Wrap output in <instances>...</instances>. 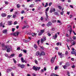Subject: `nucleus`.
<instances>
[{
  "instance_id": "nucleus-1",
  "label": "nucleus",
  "mask_w": 76,
  "mask_h": 76,
  "mask_svg": "<svg viewBox=\"0 0 76 76\" xmlns=\"http://www.w3.org/2000/svg\"><path fill=\"white\" fill-rule=\"evenodd\" d=\"M12 48L11 47L9 46V45H6L5 46V48L3 49V50H7V51L8 53L10 51V49Z\"/></svg>"
},
{
  "instance_id": "nucleus-2",
  "label": "nucleus",
  "mask_w": 76,
  "mask_h": 76,
  "mask_svg": "<svg viewBox=\"0 0 76 76\" xmlns=\"http://www.w3.org/2000/svg\"><path fill=\"white\" fill-rule=\"evenodd\" d=\"M19 32L18 31H16L14 33H12L11 34L16 37V38H17L18 36H19Z\"/></svg>"
},
{
  "instance_id": "nucleus-3",
  "label": "nucleus",
  "mask_w": 76,
  "mask_h": 76,
  "mask_svg": "<svg viewBox=\"0 0 76 76\" xmlns=\"http://www.w3.org/2000/svg\"><path fill=\"white\" fill-rule=\"evenodd\" d=\"M41 69V67H39L38 66L36 67L35 66H33L32 69L35 70V71H37V70H39V69Z\"/></svg>"
},
{
  "instance_id": "nucleus-4",
  "label": "nucleus",
  "mask_w": 76,
  "mask_h": 76,
  "mask_svg": "<svg viewBox=\"0 0 76 76\" xmlns=\"http://www.w3.org/2000/svg\"><path fill=\"white\" fill-rule=\"evenodd\" d=\"M18 67H21V69H23V68H24L25 67V65L23 64L21 65L20 64H18Z\"/></svg>"
},
{
  "instance_id": "nucleus-5",
  "label": "nucleus",
  "mask_w": 76,
  "mask_h": 76,
  "mask_svg": "<svg viewBox=\"0 0 76 76\" xmlns=\"http://www.w3.org/2000/svg\"><path fill=\"white\" fill-rule=\"evenodd\" d=\"M58 54L59 56L60 57V58H63L64 56V55L63 54H62V53L61 52L60 53L59 52H58Z\"/></svg>"
},
{
  "instance_id": "nucleus-6",
  "label": "nucleus",
  "mask_w": 76,
  "mask_h": 76,
  "mask_svg": "<svg viewBox=\"0 0 76 76\" xmlns=\"http://www.w3.org/2000/svg\"><path fill=\"white\" fill-rule=\"evenodd\" d=\"M45 53L44 51H42L40 54V57H41L42 56H45Z\"/></svg>"
},
{
  "instance_id": "nucleus-7",
  "label": "nucleus",
  "mask_w": 76,
  "mask_h": 76,
  "mask_svg": "<svg viewBox=\"0 0 76 76\" xmlns=\"http://www.w3.org/2000/svg\"><path fill=\"white\" fill-rule=\"evenodd\" d=\"M56 11V9L55 8H53L52 7L50 10V13H52L53 12H54Z\"/></svg>"
},
{
  "instance_id": "nucleus-8",
  "label": "nucleus",
  "mask_w": 76,
  "mask_h": 76,
  "mask_svg": "<svg viewBox=\"0 0 76 76\" xmlns=\"http://www.w3.org/2000/svg\"><path fill=\"white\" fill-rule=\"evenodd\" d=\"M56 56H55V57H53L51 58V61L52 63H54V59L56 58Z\"/></svg>"
},
{
  "instance_id": "nucleus-9",
  "label": "nucleus",
  "mask_w": 76,
  "mask_h": 76,
  "mask_svg": "<svg viewBox=\"0 0 76 76\" xmlns=\"http://www.w3.org/2000/svg\"><path fill=\"white\" fill-rule=\"evenodd\" d=\"M57 38V34H55V36H53L52 39H56Z\"/></svg>"
},
{
  "instance_id": "nucleus-10",
  "label": "nucleus",
  "mask_w": 76,
  "mask_h": 76,
  "mask_svg": "<svg viewBox=\"0 0 76 76\" xmlns=\"http://www.w3.org/2000/svg\"><path fill=\"white\" fill-rule=\"evenodd\" d=\"M51 25H52V23L50 21H49L48 23L47 24V26H51Z\"/></svg>"
},
{
  "instance_id": "nucleus-11",
  "label": "nucleus",
  "mask_w": 76,
  "mask_h": 76,
  "mask_svg": "<svg viewBox=\"0 0 76 76\" xmlns=\"http://www.w3.org/2000/svg\"><path fill=\"white\" fill-rule=\"evenodd\" d=\"M1 46H2V49L3 50V49H4L5 48V47H6V46L4 45V44H1Z\"/></svg>"
},
{
  "instance_id": "nucleus-12",
  "label": "nucleus",
  "mask_w": 76,
  "mask_h": 76,
  "mask_svg": "<svg viewBox=\"0 0 76 76\" xmlns=\"http://www.w3.org/2000/svg\"><path fill=\"white\" fill-rule=\"evenodd\" d=\"M8 25H12V21H9L8 22Z\"/></svg>"
},
{
  "instance_id": "nucleus-13",
  "label": "nucleus",
  "mask_w": 76,
  "mask_h": 76,
  "mask_svg": "<svg viewBox=\"0 0 76 76\" xmlns=\"http://www.w3.org/2000/svg\"><path fill=\"white\" fill-rule=\"evenodd\" d=\"M7 32V29H4L3 31V33L6 34Z\"/></svg>"
},
{
  "instance_id": "nucleus-14",
  "label": "nucleus",
  "mask_w": 76,
  "mask_h": 76,
  "mask_svg": "<svg viewBox=\"0 0 76 76\" xmlns=\"http://www.w3.org/2000/svg\"><path fill=\"white\" fill-rule=\"evenodd\" d=\"M1 16L2 17H6V14L5 13H2L1 14Z\"/></svg>"
},
{
  "instance_id": "nucleus-15",
  "label": "nucleus",
  "mask_w": 76,
  "mask_h": 76,
  "mask_svg": "<svg viewBox=\"0 0 76 76\" xmlns=\"http://www.w3.org/2000/svg\"><path fill=\"white\" fill-rule=\"evenodd\" d=\"M14 56H15V54H11L10 56L8 57V58H12V57H14Z\"/></svg>"
},
{
  "instance_id": "nucleus-16",
  "label": "nucleus",
  "mask_w": 76,
  "mask_h": 76,
  "mask_svg": "<svg viewBox=\"0 0 76 76\" xmlns=\"http://www.w3.org/2000/svg\"><path fill=\"white\" fill-rule=\"evenodd\" d=\"M24 60V59H23V57H21V62L22 63H26V62H25V61Z\"/></svg>"
},
{
  "instance_id": "nucleus-17",
  "label": "nucleus",
  "mask_w": 76,
  "mask_h": 76,
  "mask_svg": "<svg viewBox=\"0 0 76 76\" xmlns=\"http://www.w3.org/2000/svg\"><path fill=\"white\" fill-rule=\"evenodd\" d=\"M36 55L37 56H40V53H39V52L38 51L36 52Z\"/></svg>"
},
{
  "instance_id": "nucleus-18",
  "label": "nucleus",
  "mask_w": 76,
  "mask_h": 76,
  "mask_svg": "<svg viewBox=\"0 0 76 76\" xmlns=\"http://www.w3.org/2000/svg\"><path fill=\"white\" fill-rule=\"evenodd\" d=\"M69 34L70 35H71V34H72V28L71 27L69 29Z\"/></svg>"
},
{
  "instance_id": "nucleus-19",
  "label": "nucleus",
  "mask_w": 76,
  "mask_h": 76,
  "mask_svg": "<svg viewBox=\"0 0 76 76\" xmlns=\"http://www.w3.org/2000/svg\"><path fill=\"white\" fill-rule=\"evenodd\" d=\"M56 45L58 46V45H60V46H61V42H58L56 43Z\"/></svg>"
},
{
  "instance_id": "nucleus-20",
  "label": "nucleus",
  "mask_w": 76,
  "mask_h": 76,
  "mask_svg": "<svg viewBox=\"0 0 76 76\" xmlns=\"http://www.w3.org/2000/svg\"><path fill=\"white\" fill-rule=\"evenodd\" d=\"M11 71H12V69H11L10 68H9L7 70V73H9V72H11Z\"/></svg>"
},
{
  "instance_id": "nucleus-21",
  "label": "nucleus",
  "mask_w": 76,
  "mask_h": 76,
  "mask_svg": "<svg viewBox=\"0 0 76 76\" xmlns=\"http://www.w3.org/2000/svg\"><path fill=\"white\" fill-rule=\"evenodd\" d=\"M24 42H26V43H27V42H29V39H27L26 40H24Z\"/></svg>"
},
{
  "instance_id": "nucleus-22",
  "label": "nucleus",
  "mask_w": 76,
  "mask_h": 76,
  "mask_svg": "<svg viewBox=\"0 0 76 76\" xmlns=\"http://www.w3.org/2000/svg\"><path fill=\"white\" fill-rule=\"evenodd\" d=\"M65 66H67V67H69V66H70V64H69V63L66 62L65 64Z\"/></svg>"
},
{
  "instance_id": "nucleus-23",
  "label": "nucleus",
  "mask_w": 76,
  "mask_h": 76,
  "mask_svg": "<svg viewBox=\"0 0 76 76\" xmlns=\"http://www.w3.org/2000/svg\"><path fill=\"white\" fill-rule=\"evenodd\" d=\"M46 18H47V19H48V14H47V12H45Z\"/></svg>"
},
{
  "instance_id": "nucleus-24",
  "label": "nucleus",
  "mask_w": 76,
  "mask_h": 76,
  "mask_svg": "<svg viewBox=\"0 0 76 76\" xmlns=\"http://www.w3.org/2000/svg\"><path fill=\"white\" fill-rule=\"evenodd\" d=\"M62 67L64 69H67V66L65 65H63Z\"/></svg>"
},
{
  "instance_id": "nucleus-25",
  "label": "nucleus",
  "mask_w": 76,
  "mask_h": 76,
  "mask_svg": "<svg viewBox=\"0 0 76 76\" xmlns=\"http://www.w3.org/2000/svg\"><path fill=\"white\" fill-rule=\"evenodd\" d=\"M45 31V30H44V29L40 30V32L42 34H43V33H44V32Z\"/></svg>"
},
{
  "instance_id": "nucleus-26",
  "label": "nucleus",
  "mask_w": 76,
  "mask_h": 76,
  "mask_svg": "<svg viewBox=\"0 0 76 76\" xmlns=\"http://www.w3.org/2000/svg\"><path fill=\"white\" fill-rule=\"evenodd\" d=\"M76 41L73 42H72V45H75L76 44Z\"/></svg>"
},
{
  "instance_id": "nucleus-27",
  "label": "nucleus",
  "mask_w": 76,
  "mask_h": 76,
  "mask_svg": "<svg viewBox=\"0 0 76 76\" xmlns=\"http://www.w3.org/2000/svg\"><path fill=\"white\" fill-rule=\"evenodd\" d=\"M34 47L35 48H36V49H37L38 47H37V45L36 44H34Z\"/></svg>"
},
{
  "instance_id": "nucleus-28",
  "label": "nucleus",
  "mask_w": 76,
  "mask_h": 76,
  "mask_svg": "<svg viewBox=\"0 0 76 76\" xmlns=\"http://www.w3.org/2000/svg\"><path fill=\"white\" fill-rule=\"evenodd\" d=\"M39 47H40V48H41V49H42V50H44V47H43V46H39Z\"/></svg>"
},
{
  "instance_id": "nucleus-29",
  "label": "nucleus",
  "mask_w": 76,
  "mask_h": 76,
  "mask_svg": "<svg viewBox=\"0 0 76 76\" xmlns=\"http://www.w3.org/2000/svg\"><path fill=\"white\" fill-rule=\"evenodd\" d=\"M23 56V55H22V53H20L19 54L18 57H22Z\"/></svg>"
},
{
  "instance_id": "nucleus-30",
  "label": "nucleus",
  "mask_w": 76,
  "mask_h": 76,
  "mask_svg": "<svg viewBox=\"0 0 76 76\" xmlns=\"http://www.w3.org/2000/svg\"><path fill=\"white\" fill-rule=\"evenodd\" d=\"M17 8H20V5L19 4H17Z\"/></svg>"
},
{
  "instance_id": "nucleus-31",
  "label": "nucleus",
  "mask_w": 76,
  "mask_h": 76,
  "mask_svg": "<svg viewBox=\"0 0 76 76\" xmlns=\"http://www.w3.org/2000/svg\"><path fill=\"white\" fill-rule=\"evenodd\" d=\"M54 14L55 15H57V16H59V14L58 13V12H55Z\"/></svg>"
},
{
  "instance_id": "nucleus-32",
  "label": "nucleus",
  "mask_w": 76,
  "mask_h": 76,
  "mask_svg": "<svg viewBox=\"0 0 76 76\" xmlns=\"http://www.w3.org/2000/svg\"><path fill=\"white\" fill-rule=\"evenodd\" d=\"M35 35H37V34H35L34 33H31V35L32 37H34V36H35Z\"/></svg>"
},
{
  "instance_id": "nucleus-33",
  "label": "nucleus",
  "mask_w": 76,
  "mask_h": 76,
  "mask_svg": "<svg viewBox=\"0 0 76 76\" xmlns=\"http://www.w3.org/2000/svg\"><path fill=\"white\" fill-rule=\"evenodd\" d=\"M16 15L15 14H13L12 17L13 18H16Z\"/></svg>"
},
{
  "instance_id": "nucleus-34",
  "label": "nucleus",
  "mask_w": 76,
  "mask_h": 76,
  "mask_svg": "<svg viewBox=\"0 0 76 76\" xmlns=\"http://www.w3.org/2000/svg\"><path fill=\"white\" fill-rule=\"evenodd\" d=\"M49 10V7H48L46 9L45 12H47Z\"/></svg>"
},
{
  "instance_id": "nucleus-35",
  "label": "nucleus",
  "mask_w": 76,
  "mask_h": 76,
  "mask_svg": "<svg viewBox=\"0 0 76 76\" xmlns=\"http://www.w3.org/2000/svg\"><path fill=\"white\" fill-rule=\"evenodd\" d=\"M13 60L14 61V63H15V64H16V61L15 59V58H13Z\"/></svg>"
},
{
  "instance_id": "nucleus-36",
  "label": "nucleus",
  "mask_w": 76,
  "mask_h": 76,
  "mask_svg": "<svg viewBox=\"0 0 76 76\" xmlns=\"http://www.w3.org/2000/svg\"><path fill=\"white\" fill-rule=\"evenodd\" d=\"M34 4H31L29 6V7H34Z\"/></svg>"
},
{
  "instance_id": "nucleus-37",
  "label": "nucleus",
  "mask_w": 76,
  "mask_h": 76,
  "mask_svg": "<svg viewBox=\"0 0 76 76\" xmlns=\"http://www.w3.org/2000/svg\"><path fill=\"white\" fill-rule=\"evenodd\" d=\"M58 9H60V10H61V9H62V7H61V6H58Z\"/></svg>"
},
{
  "instance_id": "nucleus-38",
  "label": "nucleus",
  "mask_w": 76,
  "mask_h": 76,
  "mask_svg": "<svg viewBox=\"0 0 76 76\" xmlns=\"http://www.w3.org/2000/svg\"><path fill=\"white\" fill-rule=\"evenodd\" d=\"M42 33L40 31V32H39V33L38 34V35L39 36H40V35H41L42 34Z\"/></svg>"
},
{
  "instance_id": "nucleus-39",
  "label": "nucleus",
  "mask_w": 76,
  "mask_h": 76,
  "mask_svg": "<svg viewBox=\"0 0 76 76\" xmlns=\"http://www.w3.org/2000/svg\"><path fill=\"white\" fill-rule=\"evenodd\" d=\"M23 52L24 53H26L27 52V51H26V50H23Z\"/></svg>"
},
{
  "instance_id": "nucleus-40",
  "label": "nucleus",
  "mask_w": 76,
  "mask_h": 76,
  "mask_svg": "<svg viewBox=\"0 0 76 76\" xmlns=\"http://www.w3.org/2000/svg\"><path fill=\"white\" fill-rule=\"evenodd\" d=\"M0 26L1 27H2L3 26V23L2 22H1L0 23Z\"/></svg>"
},
{
  "instance_id": "nucleus-41",
  "label": "nucleus",
  "mask_w": 76,
  "mask_h": 76,
  "mask_svg": "<svg viewBox=\"0 0 76 76\" xmlns=\"http://www.w3.org/2000/svg\"><path fill=\"white\" fill-rule=\"evenodd\" d=\"M51 76H55V74H54V73H52L51 75H50Z\"/></svg>"
},
{
  "instance_id": "nucleus-42",
  "label": "nucleus",
  "mask_w": 76,
  "mask_h": 76,
  "mask_svg": "<svg viewBox=\"0 0 76 76\" xmlns=\"http://www.w3.org/2000/svg\"><path fill=\"white\" fill-rule=\"evenodd\" d=\"M48 4V3L47 2L46 3V5L45 6V7H46Z\"/></svg>"
},
{
  "instance_id": "nucleus-43",
  "label": "nucleus",
  "mask_w": 76,
  "mask_h": 76,
  "mask_svg": "<svg viewBox=\"0 0 76 76\" xmlns=\"http://www.w3.org/2000/svg\"><path fill=\"white\" fill-rule=\"evenodd\" d=\"M57 22V20H53L52 22L53 23H55Z\"/></svg>"
},
{
  "instance_id": "nucleus-44",
  "label": "nucleus",
  "mask_w": 76,
  "mask_h": 76,
  "mask_svg": "<svg viewBox=\"0 0 76 76\" xmlns=\"http://www.w3.org/2000/svg\"><path fill=\"white\" fill-rule=\"evenodd\" d=\"M35 63H36V64H38V61H37L36 60H35Z\"/></svg>"
},
{
  "instance_id": "nucleus-45",
  "label": "nucleus",
  "mask_w": 76,
  "mask_h": 76,
  "mask_svg": "<svg viewBox=\"0 0 76 76\" xmlns=\"http://www.w3.org/2000/svg\"><path fill=\"white\" fill-rule=\"evenodd\" d=\"M5 3L7 5L9 4V2H8L7 1H5Z\"/></svg>"
},
{
  "instance_id": "nucleus-46",
  "label": "nucleus",
  "mask_w": 76,
  "mask_h": 76,
  "mask_svg": "<svg viewBox=\"0 0 76 76\" xmlns=\"http://www.w3.org/2000/svg\"><path fill=\"white\" fill-rule=\"evenodd\" d=\"M73 39H74V40H76V37H75V36H73Z\"/></svg>"
},
{
  "instance_id": "nucleus-47",
  "label": "nucleus",
  "mask_w": 76,
  "mask_h": 76,
  "mask_svg": "<svg viewBox=\"0 0 76 76\" xmlns=\"http://www.w3.org/2000/svg\"><path fill=\"white\" fill-rule=\"evenodd\" d=\"M40 20H44V17H42L40 18Z\"/></svg>"
},
{
  "instance_id": "nucleus-48",
  "label": "nucleus",
  "mask_w": 76,
  "mask_h": 76,
  "mask_svg": "<svg viewBox=\"0 0 76 76\" xmlns=\"http://www.w3.org/2000/svg\"><path fill=\"white\" fill-rule=\"evenodd\" d=\"M16 69V67L15 66L12 67V68H11V69Z\"/></svg>"
},
{
  "instance_id": "nucleus-49",
  "label": "nucleus",
  "mask_w": 76,
  "mask_h": 76,
  "mask_svg": "<svg viewBox=\"0 0 76 76\" xmlns=\"http://www.w3.org/2000/svg\"><path fill=\"white\" fill-rule=\"evenodd\" d=\"M55 28H53L51 29V30L53 31H55Z\"/></svg>"
},
{
  "instance_id": "nucleus-50",
  "label": "nucleus",
  "mask_w": 76,
  "mask_h": 76,
  "mask_svg": "<svg viewBox=\"0 0 76 76\" xmlns=\"http://www.w3.org/2000/svg\"><path fill=\"white\" fill-rule=\"evenodd\" d=\"M64 13V11H63L62 12H60V14H61V15H63Z\"/></svg>"
},
{
  "instance_id": "nucleus-51",
  "label": "nucleus",
  "mask_w": 76,
  "mask_h": 76,
  "mask_svg": "<svg viewBox=\"0 0 76 76\" xmlns=\"http://www.w3.org/2000/svg\"><path fill=\"white\" fill-rule=\"evenodd\" d=\"M18 23V22L17 21H15L14 22V25H16Z\"/></svg>"
},
{
  "instance_id": "nucleus-52",
  "label": "nucleus",
  "mask_w": 76,
  "mask_h": 76,
  "mask_svg": "<svg viewBox=\"0 0 76 76\" xmlns=\"http://www.w3.org/2000/svg\"><path fill=\"white\" fill-rule=\"evenodd\" d=\"M51 4H52V2H50L49 4V6H51Z\"/></svg>"
},
{
  "instance_id": "nucleus-53",
  "label": "nucleus",
  "mask_w": 76,
  "mask_h": 76,
  "mask_svg": "<svg viewBox=\"0 0 76 76\" xmlns=\"http://www.w3.org/2000/svg\"><path fill=\"white\" fill-rule=\"evenodd\" d=\"M72 69H75V65H74L72 66Z\"/></svg>"
},
{
  "instance_id": "nucleus-54",
  "label": "nucleus",
  "mask_w": 76,
  "mask_h": 76,
  "mask_svg": "<svg viewBox=\"0 0 76 76\" xmlns=\"http://www.w3.org/2000/svg\"><path fill=\"white\" fill-rule=\"evenodd\" d=\"M40 72L41 73H42V72H44V69H41Z\"/></svg>"
},
{
  "instance_id": "nucleus-55",
  "label": "nucleus",
  "mask_w": 76,
  "mask_h": 76,
  "mask_svg": "<svg viewBox=\"0 0 76 76\" xmlns=\"http://www.w3.org/2000/svg\"><path fill=\"white\" fill-rule=\"evenodd\" d=\"M47 35H48V36H49V37H50V36L51 35V34H50L48 33L47 34Z\"/></svg>"
},
{
  "instance_id": "nucleus-56",
  "label": "nucleus",
  "mask_w": 76,
  "mask_h": 76,
  "mask_svg": "<svg viewBox=\"0 0 76 76\" xmlns=\"http://www.w3.org/2000/svg\"><path fill=\"white\" fill-rule=\"evenodd\" d=\"M17 49V50H20V48L19 47H18Z\"/></svg>"
},
{
  "instance_id": "nucleus-57",
  "label": "nucleus",
  "mask_w": 76,
  "mask_h": 76,
  "mask_svg": "<svg viewBox=\"0 0 76 76\" xmlns=\"http://www.w3.org/2000/svg\"><path fill=\"white\" fill-rule=\"evenodd\" d=\"M68 54V51H66L65 53V55H66V56H67Z\"/></svg>"
},
{
  "instance_id": "nucleus-58",
  "label": "nucleus",
  "mask_w": 76,
  "mask_h": 76,
  "mask_svg": "<svg viewBox=\"0 0 76 76\" xmlns=\"http://www.w3.org/2000/svg\"><path fill=\"white\" fill-rule=\"evenodd\" d=\"M43 41H46V37H43Z\"/></svg>"
},
{
  "instance_id": "nucleus-59",
  "label": "nucleus",
  "mask_w": 76,
  "mask_h": 76,
  "mask_svg": "<svg viewBox=\"0 0 76 76\" xmlns=\"http://www.w3.org/2000/svg\"><path fill=\"white\" fill-rule=\"evenodd\" d=\"M66 42H70V40L69 39H66Z\"/></svg>"
},
{
  "instance_id": "nucleus-60",
  "label": "nucleus",
  "mask_w": 76,
  "mask_h": 76,
  "mask_svg": "<svg viewBox=\"0 0 76 76\" xmlns=\"http://www.w3.org/2000/svg\"><path fill=\"white\" fill-rule=\"evenodd\" d=\"M57 66H55V70H57Z\"/></svg>"
},
{
  "instance_id": "nucleus-61",
  "label": "nucleus",
  "mask_w": 76,
  "mask_h": 76,
  "mask_svg": "<svg viewBox=\"0 0 76 76\" xmlns=\"http://www.w3.org/2000/svg\"><path fill=\"white\" fill-rule=\"evenodd\" d=\"M47 69H46V67H44V71H46Z\"/></svg>"
},
{
  "instance_id": "nucleus-62",
  "label": "nucleus",
  "mask_w": 76,
  "mask_h": 76,
  "mask_svg": "<svg viewBox=\"0 0 76 76\" xmlns=\"http://www.w3.org/2000/svg\"><path fill=\"white\" fill-rule=\"evenodd\" d=\"M72 17H73V15H70L69 16L70 18H72Z\"/></svg>"
},
{
  "instance_id": "nucleus-63",
  "label": "nucleus",
  "mask_w": 76,
  "mask_h": 76,
  "mask_svg": "<svg viewBox=\"0 0 76 76\" xmlns=\"http://www.w3.org/2000/svg\"><path fill=\"white\" fill-rule=\"evenodd\" d=\"M37 43L38 44V45L39 44V40H38L37 41Z\"/></svg>"
},
{
  "instance_id": "nucleus-64",
  "label": "nucleus",
  "mask_w": 76,
  "mask_h": 76,
  "mask_svg": "<svg viewBox=\"0 0 76 76\" xmlns=\"http://www.w3.org/2000/svg\"><path fill=\"white\" fill-rule=\"evenodd\" d=\"M11 16H12V15H8L7 18H10Z\"/></svg>"
}]
</instances>
